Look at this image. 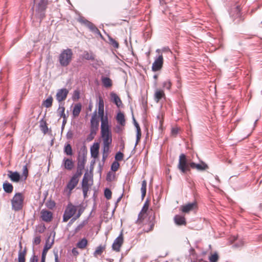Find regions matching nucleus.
Segmentation results:
<instances>
[{
    "mask_svg": "<svg viewBox=\"0 0 262 262\" xmlns=\"http://www.w3.org/2000/svg\"><path fill=\"white\" fill-rule=\"evenodd\" d=\"M83 212V210L79 206H75L72 204H69L64 211L63 221L67 222L72 216H74L72 221L78 219Z\"/></svg>",
    "mask_w": 262,
    "mask_h": 262,
    "instance_id": "obj_2",
    "label": "nucleus"
},
{
    "mask_svg": "<svg viewBox=\"0 0 262 262\" xmlns=\"http://www.w3.org/2000/svg\"><path fill=\"white\" fill-rule=\"evenodd\" d=\"M146 185H147V182L145 180H144L142 182V186L141 188V191L142 193V198H144L146 195Z\"/></svg>",
    "mask_w": 262,
    "mask_h": 262,
    "instance_id": "obj_38",
    "label": "nucleus"
},
{
    "mask_svg": "<svg viewBox=\"0 0 262 262\" xmlns=\"http://www.w3.org/2000/svg\"><path fill=\"white\" fill-rule=\"evenodd\" d=\"M69 92V90L65 88L59 90L56 95L57 101L60 102L65 100L67 97Z\"/></svg>",
    "mask_w": 262,
    "mask_h": 262,
    "instance_id": "obj_14",
    "label": "nucleus"
},
{
    "mask_svg": "<svg viewBox=\"0 0 262 262\" xmlns=\"http://www.w3.org/2000/svg\"><path fill=\"white\" fill-rule=\"evenodd\" d=\"M55 262H59L58 258V254L57 253L55 254Z\"/></svg>",
    "mask_w": 262,
    "mask_h": 262,
    "instance_id": "obj_63",
    "label": "nucleus"
},
{
    "mask_svg": "<svg viewBox=\"0 0 262 262\" xmlns=\"http://www.w3.org/2000/svg\"><path fill=\"white\" fill-rule=\"evenodd\" d=\"M163 121H164L163 118V117H162V118L160 119V127L161 128L162 127Z\"/></svg>",
    "mask_w": 262,
    "mask_h": 262,
    "instance_id": "obj_62",
    "label": "nucleus"
},
{
    "mask_svg": "<svg viewBox=\"0 0 262 262\" xmlns=\"http://www.w3.org/2000/svg\"><path fill=\"white\" fill-rule=\"evenodd\" d=\"M38 1V0H33V5L31 9L32 10H34L35 4ZM48 4V0H39V2L36 5L35 15L36 17L40 19V21H41L46 16V12Z\"/></svg>",
    "mask_w": 262,
    "mask_h": 262,
    "instance_id": "obj_3",
    "label": "nucleus"
},
{
    "mask_svg": "<svg viewBox=\"0 0 262 262\" xmlns=\"http://www.w3.org/2000/svg\"><path fill=\"white\" fill-rule=\"evenodd\" d=\"M100 135L102 141L103 157H107L112 143V133L108 121L101 122Z\"/></svg>",
    "mask_w": 262,
    "mask_h": 262,
    "instance_id": "obj_1",
    "label": "nucleus"
},
{
    "mask_svg": "<svg viewBox=\"0 0 262 262\" xmlns=\"http://www.w3.org/2000/svg\"><path fill=\"white\" fill-rule=\"evenodd\" d=\"M49 250V235H47L46 237V242L41 252V259L46 260V256Z\"/></svg>",
    "mask_w": 262,
    "mask_h": 262,
    "instance_id": "obj_18",
    "label": "nucleus"
},
{
    "mask_svg": "<svg viewBox=\"0 0 262 262\" xmlns=\"http://www.w3.org/2000/svg\"><path fill=\"white\" fill-rule=\"evenodd\" d=\"M165 93L163 90H157L155 93V100L157 102H159V101L162 98L165 97Z\"/></svg>",
    "mask_w": 262,
    "mask_h": 262,
    "instance_id": "obj_29",
    "label": "nucleus"
},
{
    "mask_svg": "<svg viewBox=\"0 0 262 262\" xmlns=\"http://www.w3.org/2000/svg\"><path fill=\"white\" fill-rule=\"evenodd\" d=\"M41 106L47 108H49V96H47L46 99L43 100Z\"/></svg>",
    "mask_w": 262,
    "mask_h": 262,
    "instance_id": "obj_42",
    "label": "nucleus"
},
{
    "mask_svg": "<svg viewBox=\"0 0 262 262\" xmlns=\"http://www.w3.org/2000/svg\"><path fill=\"white\" fill-rule=\"evenodd\" d=\"M47 162H48V164H47V170H48V171H49V168H50V166H49V156L47 155Z\"/></svg>",
    "mask_w": 262,
    "mask_h": 262,
    "instance_id": "obj_60",
    "label": "nucleus"
},
{
    "mask_svg": "<svg viewBox=\"0 0 262 262\" xmlns=\"http://www.w3.org/2000/svg\"><path fill=\"white\" fill-rule=\"evenodd\" d=\"M89 179L88 177H86V174H84L82 182V188L83 190V192L84 196H86L88 193V191L89 189V185L88 184Z\"/></svg>",
    "mask_w": 262,
    "mask_h": 262,
    "instance_id": "obj_21",
    "label": "nucleus"
},
{
    "mask_svg": "<svg viewBox=\"0 0 262 262\" xmlns=\"http://www.w3.org/2000/svg\"><path fill=\"white\" fill-rule=\"evenodd\" d=\"M73 255L75 256H77L79 254V252L76 248H74L72 250Z\"/></svg>",
    "mask_w": 262,
    "mask_h": 262,
    "instance_id": "obj_56",
    "label": "nucleus"
},
{
    "mask_svg": "<svg viewBox=\"0 0 262 262\" xmlns=\"http://www.w3.org/2000/svg\"><path fill=\"white\" fill-rule=\"evenodd\" d=\"M101 81L103 85L106 88H111L113 85L112 80L108 77H102Z\"/></svg>",
    "mask_w": 262,
    "mask_h": 262,
    "instance_id": "obj_28",
    "label": "nucleus"
},
{
    "mask_svg": "<svg viewBox=\"0 0 262 262\" xmlns=\"http://www.w3.org/2000/svg\"><path fill=\"white\" fill-rule=\"evenodd\" d=\"M28 167H27V164L24 165L22 169V173H20V176L23 179V180L25 181L28 177Z\"/></svg>",
    "mask_w": 262,
    "mask_h": 262,
    "instance_id": "obj_36",
    "label": "nucleus"
},
{
    "mask_svg": "<svg viewBox=\"0 0 262 262\" xmlns=\"http://www.w3.org/2000/svg\"><path fill=\"white\" fill-rule=\"evenodd\" d=\"M25 196L23 192H16L11 200L12 209L15 211L21 210L23 207Z\"/></svg>",
    "mask_w": 262,
    "mask_h": 262,
    "instance_id": "obj_4",
    "label": "nucleus"
},
{
    "mask_svg": "<svg viewBox=\"0 0 262 262\" xmlns=\"http://www.w3.org/2000/svg\"><path fill=\"white\" fill-rule=\"evenodd\" d=\"M105 249V246L100 245L98 247H97L96 250L94 252V256L95 257H97L98 255H101Z\"/></svg>",
    "mask_w": 262,
    "mask_h": 262,
    "instance_id": "obj_34",
    "label": "nucleus"
},
{
    "mask_svg": "<svg viewBox=\"0 0 262 262\" xmlns=\"http://www.w3.org/2000/svg\"><path fill=\"white\" fill-rule=\"evenodd\" d=\"M65 107L63 106L59 105L58 110H57V114L60 116V118H63V123L66 122L67 120V117L66 116L65 113Z\"/></svg>",
    "mask_w": 262,
    "mask_h": 262,
    "instance_id": "obj_30",
    "label": "nucleus"
},
{
    "mask_svg": "<svg viewBox=\"0 0 262 262\" xmlns=\"http://www.w3.org/2000/svg\"><path fill=\"white\" fill-rule=\"evenodd\" d=\"M116 120L117 122L122 127L125 125V119L124 115L123 113L119 112L116 116Z\"/></svg>",
    "mask_w": 262,
    "mask_h": 262,
    "instance_id": "obj_25",
    "label": "nucleus"
},
{
    "mask_svg": "<svg viewBox=\"0 0 262 262\" xmlns=\"http://www.w3.org/2000/svg\"><path fill=\"white\" fill-rule=\"evenodd\" d=\"M134 123H135V125L136 127L137 131L139 128H140V126L138 124V123L136 121V120L134 118Z\"/></svg>",
    "mask_w": 262,
    "mask_h": 262,
    "instance_id": "obj_61",
    "label": "nucleus"
},
{
    "mask_svg": "<svg viewBox=\"0 0 262 262\" xmlns=\"http://www.w3.org/2000/svg\"><path fill=\"white\" fill-rule=\"evenodd\" d=\"M45 205L48 209L45 208L40 211L39 221L40 222L49 223V199L47 200Z\"/></svg>",
    "mask_w": 262,
    "mask_h": 262,
    "instance_id": "obj_7",
    "label": "nucleus"
},
{
    "mask_svg": "<svg viewBox=\"0 0 262 262\" xmlns=\"http://www.w3.org/2000/svg\"><path fill=\"white\" fill-rule=\"evenodd\" d=\"M99 146V144L97 142L94 143L91 148V154L92 157L94 158H96L98 156Z\"/></svg>",
    "mask_w": 262,
    "mask_h": 262,
    "instance_id": "obj_23",
    "label": "nucleus"
},
{
    "mask_svg": "<svg viewBox=\"0 0 262 262\" xmlns=\"http://www.w3.org/2000/svg\"><path fill=\"white\" fill-rule=\"evenodd\" d=\"M38 258L37 256H36L35 253L33 252L32 256L30 258V262H38Z\"/></svg>",
    "mask_w": 262,
    "mask_h": 262,
    "instance_id": "obj_54",
    "label": "nucleus"
},
{
    "mask_svg": "<svg viewBox=\"0 0 262 262\" xmlns=\"http://www.w3.org/2000/svg\"><path fill=\"white\" fill-rule=\"evenodd\" d=\"M172 83L170 80H167L163 82V86L166 88L168 90H170L171 86Z\"/></svg>",
    "mask_w": 262,
    "mask_h": 262,
    "instance_id": "obj_45",
    "label": "nucleus"
},
{
    "mask_svg": "<svg viewBox=\"0 0 262 262\" xmlns=\"http://www.w3.org/2000/svg\"><path fill=\"white\" fill-rule=\"evenodd\" d=\"M3 189L5 193L10 194L13 192V186L8 181H5L3 184Z\"/></svg>",
    "mask_w": 262,
    "mask_h": 262,
    "instance_id": "obj_20",
    "label": "nucleus"
},
{
    "mask_svg": "<svg viewBox=\"0 0 262 262\" xmlns=\"http://www.w3.org/2000/svg\"><path fill=\"white\" fill-rule=\"evenodd\" d=\"M155 223L156 221L155 216L152 217L151 219L149 218V220L148 223L143 225V231L145 232H149L152 231L154 229Z\"/></svg>",
    "mask_w": 262,
    "mask_h": 262,
    "instance_id": "obj_16",
    "label": "nucleus"
},
{
    "mask_svg": "<svg viewBox=\"0 0 262 262\" xmlns=\"http://www.w3.org/2000/svg\"><path fill=\"white\" fill-rule=\"evenodd\" d=\"M88 245V240L85 238H83L79 241L77 244L76 247L81 249H84Z\"/></svg>",
    "mask_w": 262,
    "mask_h": 262,
    "instance_id": "obj_33",
    "label": "nucleus"
},
{
    "mask_svg": "<svg viewBox=\"0 0 262 262\" xmlns=\"http://www.w3.org/2000/svg\"><path fill=\"white\" fill-rule=\"evenodd\" d=\"M104 195L107 200L110 199L112 196V191L108 188L105 189L104 190Z\"/></svg>",
    "mask_w": 262,
    "mask_h": 262,
    "instance_id": "obj_46",
    "label": "nucleus"
},
{
    "mask_svg": "<svg viewBox=\"0 0 262 262\" xmlns=\"http://www.w3.org/2000/svg\"><path fill=\"white\" fill-rule=\"evenodd\" d=\"M80 92L79 90H76L74 91L73 99L74 100L78 99L79 98Z\"/></svg>",
    "mask_w": 262,
    "mask_h": 262,
    "instance_id": "obj_53",
    "label": "nucleus"
},
{
    "mask_svg": "<svg viewBox=\"0 0 262 262\" xmlns=\"http://www.w3.org/2000/svg\"><path fill=\"white\" fill-rule=\"evenodd\" d=\"M145 215L146 214H144L140 212L138 215V217L136 221V223L138 225L141 224L143 222V221L144 220Z\"/></svg>",
    "mask_w": 262,
    "mask_h": 262,
    "instance_id": "obj_40",
    "label": "nucleus"
},
{
    "mask_svg": "<svg viewBox=\"0 0 262 262\" xmlns=\"http://www.w3.org/2000/svg\"><path fill=\"white\" fill-rule=\"evenodd\" d=\"M27 251V250L26 248H25L23 251L19 249L18 252L17 262H26Z\"/></svg>",
    "mask_w": 262,
    "mask_h": 262,
    "instance_id": "obj_24",
    "label": "nucleus"
},
{
    "mask_svg": "<svg viewBox=\"0 0 262 262\" xmlns=\"http://www.w3.org/2000/svg\"><path fill=\"white\" fill-rule=\"evenodd\" d=\"M46 229L47 227L45 224L41 222L35 226V230L34 232L35 233L38 232L39 233H42L46 231Z\"/></svg>",
    "mask_w": 262,
    "mask_h": 262,
    "instance_id": "obj_31",
    "label": "nucleus"
},
{
    "mask_svg": "<svg viewBox=\"0 0 262 262\" xmlns=\"http://www.w3.org/2000/svg\"><path fill=\"white\" fill-rule=\"evenodd\" d=\"M178 168L183 173H185L190 170L191 167L189 163L187 162L186 156L183 154H181L179 156Z\"/></svg>",
    "mask_w": 262,
    "mask_h": 262,
    "instance_id": "obj_6",
    "label": "nucleus"
},
{
    "mask_svg": "<svg viewBox=\"0 0 262 262\" xmlns=\"http://www.w3.org/2000/svg\"><path fill=\"white\" fill-rule=\"evenodd\" d=\"M190 167L193 169H196L200 171H203L208 168V166L204 162H201L199 164H196L194 162L189 163Z\"/></svg>",
    "mask_w": 262,
    "mask_h": 262,
    "instance_id": "obj_17",
    "label": "nucleus"
},
{
    "mask_svg": "<svg viewBox=\"0 0 262 262\" xmlns=\"http://www.w3.org/2000/svg\"><path fill=\"white\" fill-rule=\"evenodd\" d=\"M55 206V203L54 202H52L50 201V209L52 207H54Z\"/></svg>",
    "mask_w": 262,
    "mask_h": 262,
    "instance_id": "obj_64",
    "label": "nucleus"
},
{
    "mask_svg": "<svg viewBox=\"0 0 262 262\" xmlns=\"http://www.w3.org/2000/svg\"><path fill=\"white\" fill-rule=\"evenodd\" d=\"M83 58L86 59V60H95V55L92 52H89L87 51H85L83 53V54L82 55Z\"/></svg>",
    "mask_w": 262,
    "mask_h": 262,
    "instance_id": "obj_35",
    "label": "nucleus"
},
{
    "mask_svg": "<svg viewBox=\"0 0 262 262\" xmlns=\"http://www.w3.org/2000/svg\"><path fill=\"white\" fill-rule=\"evenodd\" d=\"M111 97L113 102L118 107L122 105V103L120 98L116 94L114 93H111Z\"/></svg>",
    "mask_w": 262,
    "mask_h": 262,
    "instance_id": "obj_26",
    "label": "nucleus"
},
{
    "mask_svg": "<svg viewBox=\"0 0 262 262\" xmlns=\"http://www.w3.org/2000/svg\"><path fill=\"white\" fill-rule=\"evenodd\" d=\"M7 177L11 182L14 183H18L23 181L20 176V173L16 170L12 171L11 170H8Z\"/></svg>",
    "mask_w": 262,
    "mask_h": 262,
    "instance_id": "obj_8",
    "label": "nucleus"
},
{
    "mask_svg": "<svg viewBox=\"0 0 262 262\" xmlns=\"http://www.w3.org/2000/svg\"><path fill=\"white\" fill-rule=\"evenodd\" d=\"M64 152L68 156H71L73 154L72 149L70 144H67L64 148Z\"/></svg>",
    "mask_w": 262,
    "mask_h": 262,
    "instance_id": "obj_39",
    "label": "nucleus"
},
{
    "mask_svg": "<svg viewBox=\"0 0 262 262\" xmlns=\"http://www.w3.org/2000/svg\"><path fill=\"white\" fill-rule=\"evenodd\" d=\"M88 26L92 32L102 36L100 31L94 24L91 23H89Z\"/></svg>",
    "mask_w": 262,
    "mask_h": 262,
    "instance_id": "obj_37",
    "label": "nucleus"
},
{
    "mask_svg": "<svg viewBox=\"0 0 262 262\" xmlns=\"http://www.w3.org/2000/svg\"><path fill=\"white\" fill-rule=\"evenodd\" d=\"M41 242V236L40 235L35 236L32 241L33 244L37 245H39Z\"/></svg>",
    "mask_w": 262,
    "mask_h": 262,
    "instance_id": "obj_43",
    "label": "nucleus"
},
{
    "mask_svg": "<svg viewBox=\"0 0 262 262\" xmlns=\"http://www.w3.org/2000/svg\"><path fill=\"white\" fill-rule=\"evenodd\" d=\"M219 256L216 253L211 255L209 257V260L211 262H216L218 260Z\"/></svg>",
    "mask_w": 262,
    "mask_h": 262,
    "instance_id": "obj_49",
    "label": "nucleus"
},
{
    "mask_svg": "<svg viewBox=\"0 0 262 262\" xmlns=\"http://www.w3.org/2000/svg\"><path fill=\"white\" fill-rule=\"evenodd\" d=\"M78 181L79 179H77L76 177H72L67 185V188L69 190L70 193L71 192V191L77 186Z\"/></svg>",
    "mask_w": 262,
    "mask_h": 262,
    "instance_id": "obj_19",
    "label": "nucleus"
},
{
    "mask_svg": "<svg viewBox=\"0 0 262 262\" xmlns=\"http://www.w3.org/2000/svg\"><path fill=\"white\" fill-rule=\"evenodd\" d=\"M43 199L42 200V203L41 204V205H42V203L43 202H45V201H46L48 195V190H47V191H45L43 193Z\"/></svg>",
    "mask_w": 262,
    "mask_h": 262,
    "instance_id": "obj_57",
    "label": "nucleus"
},
{
    "mask_svg": "<svg viewBox=\"0 0 262 262\" xmlns=\"http://www.w3.org/2000/svg\"><path fill=\"white\" fill-rule=\"evenodd\" d=\"M77 167L83 170L84 167V162H81L80 163L79 162L78 164Z\"/></svg>",
    "mask_w": 262,
    "mask_h": 262,
    "instance_id": "obj_58",
    "label": "nucleus"
},
{
    "mask_svg": "<svg viewBox=\"0 0 262 262\" xmlns=\"http://www.w3.org/2000/svg\"><path fill=\"white\" fill-rule=\"evenodd\" d=\"M173 220L175 224L179 226H185L187 223L185 217L181 215H175Z\"/></svg>",
    "mask_w": 262,
    "mask_h": 262,
    "instance_id": "obj_22",
    "label": "nucleus"
},
{
    "mask_svg": "<svg viewBox=\"0 0 262 262\" xmlns=\"http://www.w3.org/2000/svg\"><path fill=\"white\" fill-rule=\"evenodd\" d=\"M198 207L197 203L194 201L192 203H188L185 205H182L180 207V210L183 213H188Z\"/></svg>",
    "mask_w": 262,
    "mask_h": 262,
    "instance_id": "obj_13",
    "label": "nucleus"
},
{
    "mask_svg": "<svg viewBox=\"0 0 262 262\" xmlns=\"http://www.w3.org/2000/svg\"><path fill=\"white\" fill-rule=\"evenodd\" d=\"M99 120L97 118L96 113L93 114L91 120V132L92 134L95 135L98 130Z\"/></svg>",
    "mask_w": 262,
    "mask_h": 262,
    "instance_id": "obj_11",
    "label": "nucleus"
},
{
    "mask_svg": "<svg viewBox=\"0 0 262 262\" xmlns=\"http://www.w3.org/2000/svg\"><path fill=\"white\" fill-rule=\"evenodd\" d=\"M136 144H138L140 140L141 137V129L139 128L137 131V136H136Z\"/></svg>",
    "mask_w": 262,
    "mask_h": 262,
    "instance_id": "obj_52",
    "label": "nucleus"
},
{
    "mask_svg": "<svg viewBox=\"0 0 262 262\" xmlns=\"http://www.w3.org/2000/svg\"><path fill=\"white\" fill-rule=\"evenodd\" d=\"M123 242V234L122 232H121L119 236L115 239L112 245L113 250L117 252H120L121 250V247L122 246Z\"/></svg>",
    "mask_w": 262,
    "mask_h": 262,
    "instance_id": "obj_9",
    "label": "nucleus"
},
{
    "mask_svg": "<svg viewBox=\"0 0 262 262\" xmlns=\"http://www.w3.org/2000/svg\"><path fill=\"white\" fill-rule=\"evenodd\" d=\"M84 222H83L82 223L79 224L77 227V228H76V231H78L79 230H80L81 229H82L83 228V227L84 226Z\"/></svg>",
    "mask_w": 262,
    "mask_h": 262,
    "instance_id": "obj_59",
    "label": "nucleus"
},
{
    "mask_svg": "<svg viewBox=\"0 0 262 262\" xmlns=\"http://www.w3.org/2000/svg\"><path fill=\"white\" fill-rule=\"evenodd\" d=\"M124 155L121 152H118L115 156V159L118 161H120L123 160Z\"/></svg>",
    "mask_w": 262,
    "mask_h": 262,
    "instance_id": "obj_48",
    "label": "nucleus"
},
{
    "mask_svg": "<svg viewBox=\"0 0 262 262\" xmlns=\"http://www.w3.org/2000/svg\"><path fill=\"white\" fill-rule=\"evenodd\" d=\"M114 175L110 172L107 175L106 180L108 181H112L114 179Z\"/></svg>",
    "mask_w": 262,
    "mask_h": 262,
    "instance_id": "obj_55",
    "label": "nucleus"
},
{
    "mask_svg": "<svg viewBox=\"0 0 262 262\" xmlns=\"http://www.w3.org/2000/svg\"><path fill=\"white\" fill-rule=\"evenodd\" d=\"M163 57L161 54L159 55L154 61L152 65V70L154 72L160 71L163 65Z\"/></svg>",
    "mask_w": 262,
    "mask_h": 262,
    "instance_id": "obj_12",
    "label": "nucleus"
},
{
    "mask_svg": "<svg viewBox=\"0 0 262 262\" xmlns=\"http://www.w3.org/2000/svg\"><path fill=\"white\" fill-rule=\"evenodd\" d=\"M109 43L115 48L119 47L118 42L111 37H108Z\"/></svg>",
    "mask_w": 262,
    "mask_h": 262,
    "instance_id": "obj_41",
    "label": "nucleus"
},
{
    "mask_svg": "<svg viewBox=\"0 0 262 262\" xmlns=\"http://www.w3.org/2000/svg\"><path fill=\"white\" fill-rule=\"evenodd\" d=\"M98 113L100 117L101 122L108 121L107 116L104 115V101L101 97H99Z\"/></svg>",
    "mask_w": 262,
    "mask_h": 262,
    "instance_id": "obj_10",
    "label": "nucleus"
},
{
    "mask_svg": "<svg viewBox=\"0 0 262 262\" xmlns=\"http://www.w3.org/2000/svg\"><path fill=\"white\" fill-rule=\"evenodd\" d=\"M81 110V104L80 103L76 104L73 110V115L74 117H77L79 116Z\"/></svg>",
    "mask_w": 262,
    "mask_h": 262,
    "instance_id": "obj_32",
    "label": "nucleus"
},
{
    "mask_svg": "<svg viewBox=\"0 0 262 262\" xmlns=\"http://www.w3.org/2000/svg\"><path fill=\"white\" fill-rule=\"evenodd\" d=\"M73 53L71 49L63 50L60 54L58 60L62 67H67L70 64L72 60Z\"/></svg>",
    "mask_w": 262,
    "mask_h": 262,
    "instance_id": "obj_5",
    "label": "nucleus"
},
{
    "mask_svg": "<svg viewBox=\"0 0 262 262\" xmlns=\"http://www.w3.org/2000/svg\"><path fill=\"white\" fill-rule=\"evenodd\" d=\"M63 164L64 168L68 170H71L74 167V162L72 159L64 158Z\"/></svg>",
    "mask_w": 262,
    "mask_h": 262,
    "instance_id": "obj_27",
    "label": "nucleus"
},
{
    "mask_svg": "<svg viewBox=\"0 0 262 262\" xmlns=\"http://www.w3.org/2000/svg\"><path fill=\"white\" fill-rule=\"evenodd\" d=\"M47 109L46 110L44 116L39 121V128L44 135L48 133L49 130L48 124L47 123V120L45 119Z\"/></svg>",
    "mask_w": 262,
    "mask_h": 262,
    "instance_id": "obj_15",
    "label": "nucleus"
},
{
    "mask_svg": "<svg viewBox=\"0 0 262 262\" xmlns=\"http://www.w3.org/2000/svg\"><path fill=\"white\" fill-rule=\"evenodd\" d=\"M179 129L177 127L172 128L171 130V136L176 137L179 133Z\"/></svg>",
    "mask_w": 262,
    "mask_h": 262,
    "instance_id": "obj_50",
    "label": "nucleus"
},
{
    "mask_svg": "<svg viewBox=\"0 0 262 262\" xmlns=\"http://www.w3.org/2000/svg\"><path fill=\"white\" fill-rule=\"evenodd\" d=\"M82 174V169L79 168L77 167L76 172L74 174L73 177H76L77 179H79V178L81 176Z\"/></svg>",
    "mask_w": 262,
    "mask_h": 262,
    "instance_id": "obj_47",
    "label": "nucleus"
},
{
    "mask_svg": "<svg viewBox=\"0 0 262 262\" xmlns=\"http://www.w3.org/2000/svg\"><path fill=\"white\" fill-rule=\"evenodd\" d=\"M119 167V164L118 162H114L111 166L112 170L114 171H116L118 170Z\"/></svg>",
    "mask_w": 262,
    "mask_h": 262,
    "instance_id": "obj_51",
    "label": "nucleus"
},
{
    "mask_svg": "<svg viewBox=\"0 0 262 262\" xmlns=\"http://www.w3.org/2000/svg\"><path fill=\"white\" fill-rule=\"evenodd\" d=\"M148 207H149V202L148 201H146L140 212L142 213H143L144 214H146V212L147 211V210L148 209Z\"/></svg>",
    "mask_w": 262,
    "mask_h": 262,
    "instance_id": "obj_44",
    "label": "nucleus"
}]
</instances>
